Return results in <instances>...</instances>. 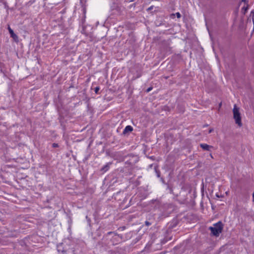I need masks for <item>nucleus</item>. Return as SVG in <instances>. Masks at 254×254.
Returning <instances> with one entry per match:
<instances>
[{"label":"nucleus","mask_w":254,"mask_h":254,"mask_svg":"<svg viewBox=\"0 0 254 254\" xmlns=\"http://www.w3.org/2000/svg\"><path fill=\"white\" fill-rule=\"evenodd\" d=\"M223 225L221 222H218L214 225L213 227H210L211 233L213 235L218 236L221 233Z\"/></svg>","instance_id":"f257e3e1"},{"label":"nucleus","mask_w":254,"mask_h":254,"mask_svg":"<svg viewBox=\"0 0 254 254\" xmlns=\"http://www.w3.org/2000/svg\"><path fill=\"white\" fill-rule=\"evenodd\" d=\"M233 112L234 119L235 120L236 124H237L239 127H241L242 126L241 122V117L239 113V108L237 107L236 105H235L234 106Z\"/></svg>","instance_id":"f03ea898"},{"label":"nucleus","mask_w":254,"mask_h":254,"mask_svg":"<svg viewBox=\"0 0 254 254\" xmlns=\"http://www.w3.org/2000/svg\"><path fill=\"white\" fill-rule=\"evenodd\" d=\"M8 30L10 34L11 37H12L15 42H18V36L14 33L13 31L11 29V28L9 26H8Z\"/></svg>","instance_id":"7ed1b4c3"},{"label":"nucleus","mask_w":254,"mask_h":254,"mask_svg":"<svg viewBox=\"0 0 254 254\" xmlns=\"http://www.w3.org/2000/svg\"><path fill=\"white\" fill-rule=\"evenodd\" d=\"M133 130V127L130 126H127L123 130V134H125L128 132H131Z\"/></svg>","instance_id":"20e7f679"},{"label":"nucleus","mask_w":254,"mask_h":254,"mask_svg":"<svg viewBox=\"0 0 254 254\" xmlns=\"http://www.w3.org/2000/svg\"><path fill=\"white\" fill-rule=\"evenodd\" d=\"M111 164V163L110 162L107 163L105 165L102 167L101 170L103 172H106L109 169Z\"/></svg>","instance_id":"39448f33"},{"label":"nucleus","mask_w":254,"mask_h":254,"mask_svg":"<svg viewBox=\"0 0 254 254\" xmlns=\"http://www.w3.org/2000/svg\"><path fill=\"white\" fill-rule=\"evenodd\" d=\"M200 146L204 150H209V149L212 147L211 146L205 143L200 144Z\"/></svg>","instance_id":"423d86ee"},{"label":"nucleus","mask_w":254,"mask_h":254,"mask_svg":"<svg viewBox=\"0 0 254 254\" xmlns=\"http://www.w3.org/2000/svg\"><path fill=\"white\" fill-rule=\"evenodd\" d=\"M248 10V7H245V6H244L243 8H242V10L244 12V13H245L246 12V11H247Z\"/></svg>","instance_id":"0eeeda50"},{"label":"nucleus","mask_w":254,"mask_h":254,"mask_svg":"<svg viewBox=\"0 0 254 254\" xmlns=\"http://www.w3.org/2000/svg\"><path fill=\"white\" fill-rule=\"evenodd\" d=\"M100 89V88L99 87H96L95 88V90H94V91L96 93H98L99 90Z\"/></svg>","instance_id":"6e6552de"},{"label":"nucleus","mask_w":254,"mask_h":254,"mask_svg":"<svg viewBox=\"0 0 254 254\" xmlns=\"http://www.w3.org/2000/svg\"><path fill=\"white\" fill-rule=\"evenodd\" d=\"M145 223V225L147 226H150L151 224V223H150L149 222H148L147 221H146Z\"/></svg>","instance_id":"1a4fd4ad"},{"label":"nucleus","mask_w":254,"mask_h":254,"mask_svg":"<svg viewBox=\"0 0 254 254\" xmlns=\"http://www.w3.org/2000/svg\"><path fill=\"white\" fill-rule=\"evenodd\" d=\"M176 15L177 16V17L178 18H180L181 17V14L179 13V12H177L176 13Z\"/></svg>","instance_id":"9d476101"},{"label":"nucleus","mask_w":254,"mask_h":254,"mask_svg":"<svg viewBox=\"0 0 254 254\" xmlns=\"http://www.w3.org/2000/svg\"><path fill=\"white\" fill-rule=\"evenodd\" d=\"M52 146L54 148L55 147H57L58 146V144L57 143H54L53 144H52Z\"/></svg>","instance_id":"9b49d317"},{"label":"nucleus","mask_w":254,"mask_h":254,"mask_svg":"<svg viewBox=\"0 0 254 254\" xmlns=\"http://www.w3.org/2000/svg\"><path fill=\"white\" fill-rule=\"evenodd\" d=\"M151 89H152V88L150 87V88L147 89V91L148 92L150 91H151Z\"/></svg>","instance_id":"f8f14e48"},{"label":"nucleus","mask_w":254,"mask_h":254,"mask_svg":"<svg viewBox=\"0 0 254 254\" xmlns=\"http://www.w3.org/2000/svg\"><path fill=\"white\" fill-rule=\"evenodd\" d=\"M112 232H108V234H112Z\"/></svg>","instance_id":"ddd939ff"},{"label":"nucleus","mask_w":254,"mask_h":254,"mask_svg":"<svg viewBox=\"0 0 254 254\" xmlns=\"http://www.w3.org/2000/svg\"><path fill=\"white\" fill-rule=\"evenodd\" d=\"M211 131H212V129L209 130V133L211 132Z\"/></svg>","instance_id":"4468645a"},{"label":"nucleus","mask_w":254,"mask_h":254,"mask_svg":"<svg viewBox=\"0 0 254 254\" xmlns=\"http://www.w3.org/2000/svg\"><path fill=\"white\" fill-rule=\"evenodd\" d=\"M252 13H253V14H254V11L252 12ZM253 19H254V17L253 18Z\"/></svg>","instance_id":"2eb2a0df"},{"label":"nucleus","mask_w":254,"mask_h":254,"mask_svg":"<svg viewBox=\"0 0 254 254\" xmlns=\"http://www.w3.org/2000/svg\"><path fill=\"white\" fill-rule=\"evenodd\" d=\"M221 103H220V104H219V107H221Z\"/></svg>","instance_id":"dca6fc26"}]
</instances>
